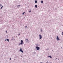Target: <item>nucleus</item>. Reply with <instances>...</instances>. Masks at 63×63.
Returning <instances> with one entry per match:
<instances>
[{"instance_id":"1","label":"nucleus","mask_w":63,"mask_h":63,"mask_svg":"<svg viewBox=\"0 0 63 63\" xmlns=\"http://www.w3.org/2000/svg\"><path fill=\"white\" fill-rule=\"evenodd\" d=\"M21 43L19 44V45H22L23 44V41L21 40Z\"/></svg>"},{"instance_id":"2","label":"nucleus","mask_w":63,"mask_h":63,"mask_svg":"<svg viewBox=\"0 0 63 63\" xmlns=\"http://www.w3.org/2000/svg\"><path fill=\"white\" fill-rule=\"evenodd\" d=\"M20 51L21 52H22V53L23 52V50L22 51V49L21 48L20 50Z\"/></svg>"},{"instance_id":"3","label":"nucleus","mask_w":63,"mask_h":63,"mask_svg":"<svg viewBox=\"0 0 63 63\" xmlns=\"http://www.w3.org/2000/svg\"><path fill=\"white\" fill-rule=\"evenodd\" d=\"M39 37H40L39 38V39H41L42 38V36H41V34L39 35Z\"/></svg>"},{"instance_id":"4","label":"nucleus","mask_w":63,"mask_h":63,"mask_svg":"<svg viewBox=\"0 0 63 63\" xmlns=\"http://www.w3.org/2000/svg\"><path fill=\"white\" fill-rule=\"evenodd\" d=\"M36 48L37 50H39V49H40V48H39V47H36Z\"/></svg>"},{"instance_id":"5","label":"nucleus","mask_w":63,"mask_h":63,"mask_svg":"<svg viewBox=\"0 0 63 63\" xmlns=\"http://www.w3.org/2000/svg\"><path fill=\"white\" fill-rule=\"evenodd\" d=\"M57 41H58V40H59V37H58V36H57Z\"/></svg>"},{"instance_id":"6","label":"nucleus","mask_w":63,"mask_h":63,"mask_svg":"<svg viewBox=\"0 0 63 63\" xmlns=\"http://www.w3.org/2000/svg\"><path fill=\"white\" fill-rule=\"evenodd\" d=\"M48 57H50V58H52V57H51V56H48Z\"/></svg>"},{"instance_id":"7","label":"nucleus","mask_w":63,"mask_h":63,"mask_svg":"<svg viewBox=\"0 0 63 63\" xmlns=\"http://www.w3.org/2000/svg\"><path fill=\"white\" fill-rule=\"evenodd\" d=\"M35 3H37V0H35Z\"/></svg>"},{"instance_id":"8","label":"nucleus","mask_w":63,"mask_h":63,"mask_svg":"<svg viewBox=\"0 0 63 63\" xmlns=\"http://www.w3.org/2000/svg\"><path fill=\"white\" fill-rule=\"evenodd\" d=\"M35 8H37V5H36L35 6Z\"/></svg>"},{"instance_id":"9","label":"nucleus","mask_w":63,"mask_h":63,"mask_svg":"<svg viewBox=\"0 0 63 63\" xmlns=\"http://www.w3.org/2000/svg\"><path fill=\"white\" fill-rule=\"evenodd\" d=\"M7 41H8V42H9V39H7Z\"/></svg>"},{"instance_id":"10","label":"nucleus","mask_w":63,"mask_h":63,"mask_svg":"<svg viewBox=\"0 0 63 63\" xmlns=\"http://www.w3.org/2000/svg\"><path fill=\"white\" fill-rule=\"evenodd\" d=\"M25 13V12H24L22 14V15H24V13Z\"/></svg>"},{"instance_id":"11","label":"nucleus","mask_w":63,"mask_h":63,"mask_svg":"<svg viewBox=\"0 0 63 63\" xmlns=\"http://www.w3.org/2000/svg\"><path fill=\"white\" fill-rule=\"evenodd\" d=\"M41 3H43V1H41Z\"/></svg>"},{"instance_id":"12","label":"nucleus","mask_w":63,"mask_h":63,"mask_svg":"<svg viewBox=\"0 0 63 63\" xmlns=\"http://www.w3.org/2000/svg\"><path fill=\"white\" fill-rule=\"evenodd\" d=\"M20 5H18L17 6V7H20Z\"/></svg>"},{"instance_id":"13","label":"nucleus","mask_w":63,"mask_h":63,"mask_svg":"<svg viewBox=\"0 0 63 63\" xmlns=\"http://www.w3.org/2000/svg\"><path fill=\"white\" fill-rule=\"evenodd\" d=\"M0 6H2V5H1V4H0Z\"/></svg>"},{"instance_id":"14","label":"nucleus","mask_w":63,"mask_h":63,"mask_svg":"<svg viewBox=\"0 0 63 63\" xmlns=\"http://www.w3.org/2000/svg\"><path fill=\"white\" fill-rule=\"evenodd\" d=\"M2 7H3V6H2V7H1V9H2Z\"/></svg>"},{"instance_id":"15","label":"nucleus","mask_w":63,"mask_h":63,"mask_svg":"<svg viewBox=\"0 0 63 63\" xmlns=\"http://www.w3.org/2000/svg\"><path fill=\"white\" fill-rule=\"evenodd\" d=\"M20 35V34H18V36H19V35Z\"/></svg>"},{"instance_id":"16","label":"nucleus","mask_w":63,"mask_h":63,"mask_svg":"<svg viewBox=\"0 0 63 63\" xmlns=\"http://www.w3.org/2000/svg\"><path fill=\"white\" fill-rule=\"evenodd\" d=\"M62 35H63V32H62Z\"/></svg>"},{"instance_id":"17","label":"nucleus","mask_w":63,"mask_h":63,"mask_svg":"<svg viewBox=\"0 0 63 63\" xmlns=\"http://www.w3.org/2000/svg\"><path fill=\"white\" fill-rule=\"evenodd\" d=\"M25 27H26H26H27V26H26Z\"/></svg>"},{"instance_id":"18","label":"nucleus","mask_w":63,"mask_h":63,"mask_svg":"<svg viewBox=\"0 0 63 63\" xmlns=\"http://www.w3.org/2000/svg\"><path fill=\"white\" fill-rule=\"evenodd\" d=\"M26 40H27V41H28V39H26Z\"/></svg>"},{"instance_id":"19","label":"nucleus","mask_w":63,"mask_h":63,"mask_svg":"<svg viewBox=\"0 0 63 63\" xmlns=\"http://www.w3.org/2000/svg\"><path fill=\"white\" fill-rule=\"evenodd\" d=\"M5 40V41H7V39Z\"/></svg>"},{"instance_id":"20","label":"nucleus","mask_w":63,"mask_h":63,"mask_svg":"<svg viewBox=\"0 0 63 63\" xmlns=\"http://www.w3.org/2000/svg\"><path fill=\"white\" fill-rule=\"evenodd\" d=\"M7 31H6V33H7Z\"/></svg>"},{"instance_id":"21","label":"nucleus","mask_w":63,"mask_h":63,"mask_svg":"<svg viewBox=\"0 0 63 63\" xmlns=\"http://www.w3.org/2000/svg\"><path fill=\"white\" fill-rule=\"evenodd\" d=\"M10 60H11V58H10Z\"/></svg>"},{"instance_id":"22","label":"nucleus","mask_w":63,"mask_h":63,"mask_svg":"<svg viewBox=\"0 0 63 63\" xmlns=\"http://www.w3.org/2000/svg\"><path fill=\"white\" fill-rule=\"evenodd\" d=\"M41 32H42V30H41Z\"/></svg>"},{"instance_id":"23","label":"nucleus","mask_w":63,"mask_h":63,"mask_svg":"<svg viewBox=\"0 0 63 63\" xmlns=\"http://www.w3.org/2000/svg\"><path fill=\"white\" fill-rule=\"evenodd\" d=\"M29 12H31V11H29Z\"/></svg>"}]
</instances>
